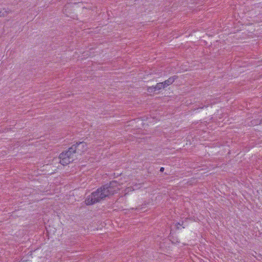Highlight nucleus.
I'll return each mask as SVG.
<instances>
[{"label": "nucleus", "instance_id": "1", "mask_svg": "<svg viewBox=\"0 0 262 262\" xmlns=\"http://www.w3.org/2000/svg\"><path fill=\"white\" fill-rule=\"evenodd\" d=\"M119 190L118 183L116 181H111L98 188L88 195L85 200L86 205H91L100 202L106 197H109Z\"/></svg>", "mask_w": 262, "mask_h": 262}, {"label": "nucleus", "instance_id": "2", "mask_svg": "<svg viewBox=\"0 0 262 262\" xmlns=\"http://www.w3.org/2000/svg\"><path fill=\"white\" fill-rule=\"evenodd\" d=\"M81 146H84L85 144L83 142L77 143L73 145L66 152H61L59 157L61 164L67 165L72 162L74 160V154L76 152L79 153V150H82L79 148Z\"/></svg>", "mask_w": 262, "mask_h": 262}, {"label": "nucleus", "instance_id": "3", "mask_svg": "<svg viewBox=\"0 0 262 262\" xmlns=\"http://www.w3.org/2000/svg\"><path fill=\"white\" fill-rule=\"evenodd\" d=\"M162 88H164L163 82L158 83L155 86H152L148 88V91L149 92H155L157 90H160Z\"/></svg>", "mask_w": 262, "mask_h": 262}, {"label": "nucleus", "instance_id": "4", "mask_svg": "<svg viewBox=\"0 0 262 262\" xmlns=\"http://www.w3.org/2000/svg\"><path fill=\"white\" fill-rule=\"evenodd\" d=\"M178 78L177 76H173L170 78H169L167 80H165V81L163 82V84L164 85V88H166L168 86V85L171 84L176 79Z\"/></svg>", "mask_w": 262, "mask_h": 262}, {"label": "nucleus", "instance_id": "5", "mask_svg": "<svg viewBox=\"0 0 262 262\" xmlns=\"http://www.w3.org/2000/svg\"><path fill=\"white\" fill-rule=\"evenodd\" d=\"M84 144H85V146H81L79 148L80 149H81L82 150H79V152H82L83 151H84L87 147H86V143L83 142Z\"/></svg>", "mask_w": 262, "mask_h": 262}, {"label": "nucleus", "instance_id": "6", "mask_svg": "<svg viewBox=\"0 0 262 262\" xmlns=\"http://www.w3.org/2000/svg\"><path fill=\"white\" fill-rule=\"evenodd\" d=\"M8 12L7 11H0V17H5L7 16Z\"/></svg>", "mask_w": 262, "mask_h": 262}, {"label": "nucleus", "instance_id": "7", "mask_svg": "<svg viewBox=\"0 0 262 262\" xmlns=\"http://www.w3.org/2000/svg\"><path fill=\"white\" fill-rule=\"evenodd\" d=\"M208 106L207 105H201L199 106L198 108H203L204 107H207Z\"/></svg>", "mask_w": 262, "mask_h": 262}, {"label": "nucleus", "instance_id": "8", "mask_svg": "<svg viewBox=\"0 0 262 262\" xmlns=\"http://www.w3.org/2000/svg\"><path fill=\"white\" fill-rule=\"evenodd\" d=\"M164 170V167H162L160 168V171L161 172H163Z\"/></svg>", "mask_w": 262, "mask_h": 262}]
</instances>
